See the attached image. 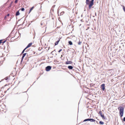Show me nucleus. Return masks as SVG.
Here are the masks:
<instances>
[{
  "mask_svg": "<svg viewBox=\"0 0 125 125\" xmlns=\"http://www.w3.org/2000/svg\"><path fill=\"white\" fill-rule=\"evenodd\" d=\"M94 0H86L85 3L86 4L88 5V8L89 9H90L92 7L94 4Z\"/></svg>",
  "mask_w": 125,
  "mask_h": 125,
  "instance_id": "f257e3e1",
  "label": "nucleus"
},
{
  "mask_svg": "<svg viewBox=\"0 0 125 125\" xmlns=\"http://www.w3.org/2000/svg\"><path fill=\"white\" fill-rule=\"evenodd\" d=\"M119 111V115L120 117H122L123 115L124 108L123 106H120L118 108Z\"/></svg>",
  "mask_w": 125,
  "mask_h": 125,
  "instance_id": "f03ea898",
  "label": "nucleus"
},
{
  "mask_svg": "<svg viewBox=\"0 0 125 125\" xmlns=\"http://www.w3.org/2000/svg\"><path fill=\"white\" fill-rule=\"evenodd\" d=\"M88 121H89L91 122H94L95 121V119L92 118H88L84 120L83 122H85Z\"/></svg>",
  "mask_w": 125,
  "mask_h": 125,
  "instance_id": "7ed1b4c3",
  "label": "nucleus"
},
{
  "mask_svg": "<svg viewBox=\"0 0 125 125\" xmlns=\"http://www.w3.org/2000/svg\"><path fill=\"white\" fill-rule=\"evenodd\" d=\"M101 89L103 91H105V84L104 83L102 84L101 85Z\"/></svg>",
  "mask_w": 125,
  "mask_h": 125,
  "instance_id": "20e7f679",
  "label": "nucleus"
},
{
  "mask_svg": "<svg viewBox=\"0 0 125 125\" xmlns=\"http://www.w3.org/2000/svg\"><path fill=\"white\" fill-rule=\"evenodd\" d=\"M52 67L51 66H48L45 67V70L46 71H49L51 69Z\"/></svg>",
  "mask_w": 125,
  "mask_h": 125,
  "instance_id": "39448f33",
  "label": "nucleus"
},
{
  "mask_svg": "<svg viewBox=\"0 0 125 125\" xmlns=\"http://www.w3.org/2000/svg\"><path fill=\"white\" fill-rule=\"evenodd\" d=\"M73 63L72 61H67L65 62V63L66 64H71Z\"/></svg>",
  "mask_w": 125,
  "mask_h": 125,
  "instance_id": "423d86ee",
  "label": "nucleus"
},
{
  "mask_svg": "<svg viewBox=\"0 0 125 125\" xmlns=\"http://www.w3.org/2000/svg\"><path fill=\"white\" fill-rule=\"evenodd\" d=\"M61 38H60V39L57 41H56L55 43V45H57L59 42L60 41V39H61Z\"/></svg>",
  "mask_w": 125,
  "mask_h": 125,
  "instance_id": "0eeeda50",
  "label": "nucleus"
},
{
  "mask_svg": "<svg viewBox=\"0 0 125 125\" xmlns=\"http://www.w3.org/2000/svg\"><path fill=\"white\" fill-rule=\"evenodd\" d=\"M32 42H31L29 43L28 45L26 47V48H28L30 47L31 45H32Z\"/></svg>",
  "mask_w": 125,
  "mask_h": 125,
  "instance_id": "6e6552de",
  "label": "nucleus"
},
{
  "mask_svg": "<svg viewBox=\"0 0 125 125\" xmlns=\"http://www.w3.org/2000/svg\"><path fill=\"white\" fill-rule=\"evenodd\" d=\"M20 14V13L19 12V10H18L17 11L16 13L15 14V16H16L18 15H19Z\"/></svg>",
  "mask_w": 125,
  "mask_h": 125,
  "instance_id": "1a4fd4ad",
  "label": "nucleus"
},
{
  "mask_svg": "<svg viewBox=\"0 0 125 125\" xmlns=\"http://www.w3.org/2000/svg\"><path fill=\"white\" fill-rule=\"evenodd\" d=\"M68 68L70 70L72 69L73 68V66L71 65L69 66L68 67Z\"/></svg>",
  "mask_w": 125,
  "mask_h": 125,
  "instance_id": "9d476101",
  "label": "nucleus"
},
{
  "mask_svg": "<svg viewBox=\"0 0 125 125\" xmlns=\"http://www.w3.org/2000/svg\"><path fill=\"white\" fill-rule=\"evenodd\" d=\"M34 6H33L30 9V10H29V14L30 13L31 11L34 8Z\"/></svg>",
  "mask_w": 125,
  "mask_h": 125,
  "instance_id": "9b49d317",
  "label": "nucleus"
},
{
  "mask_svg": "<svg viewBox=\"0 0 125 125\" xmlns=\"http://www.w3.org/2000/svg\"><path fill=\"white\" fill-rule=\"evenodd\" d=\"M100 116L103 119H105L106 118L105 117L103 114L102 115H101Z\"/></svg>",
  "mask_w": 125,
  "mask_h": 125,
  "instance_id": "f8f14e48",
  "label": "nucleus"
},
{
  "mask_svg": "<svg viewBox=\"0 0 125 125\" xmlns=\"http://www.w3.org/2000/svg\"><path fill=\"white\" fill-rule=\"evenodd\" d=\"M100 116L103 119H105L106 118L105 117L103 114L102 115H101Z\"/></svg>",
  "mask_w": 125,
  "mask_h": 125,
  "instance_id": "ddd939ff",
  "label": "nucleus"
},
{
  "mask_svg": "<svg viewBox=\"0 0 125 125\" xmlns=\"http://www.w3.org/2000/svg\"><path fill=\"white\" fill-rule=\"evenodd\" d=\"M27 48H26V47L22 51L21 54H22L27 49Z\"/></svg>",
  "mask_w": 125,
  "mask_h": 125,
  "instance_id": "4468645a",
  "label": "nucleus"
},
{
  "mask_svg": "<svg viewBox=\"0 0 125 125\" xmlns=\"http://www.w3.org/2000/svg\"><path fill=\"white\" fill-rule=\"evenodd\" d=\"M23 54L22 55V58H24L25 56V55H26L27 54L26 53H23Z\"/></svg>",
  "mask_w": 125,
  "mask_h": 125,
  "instance_id": "2eb2a0df",
  "label": "nucleus"
},
{
  "mask_svg": "<svg viewBox=\"0 0 125 125\" xmlns=\"http://www.w3.org/2000/svg\"><path fill=\"white\" fill-rule=\"evenodd\" d=\"M99 124L100 125H103L104 124V123L102 121H100L99 122Z\"/></svg>",
  "mask_w": 125,
  "mask_h": 125,
  "instance_id": "dca6fc26",
  "label": "nucleus"
},
{
  "mask_svg": "<svg viewBox=\"0 0 125 125\" xmlns=\"http://www.w3.org/2000/svg\"><path fill=\"white\" fill-rule=\"evenodd\" d=\"M69 44L70 45H72L73 44V43L71 41H69L68 42Z\"/></svg>",
  "mask_w": 125,
  "mask_h": 125,
  "instance_id": "f3484780",
  "label": "nucleus"
},
{
  "mask_svg": "<svg viewBox=\"0 0 125 125\" xmlns=\"http://www.w3.org/2000/svg\"><path fill=\"white\" fill-rule=\"evenodd\" d=\"M98 114L100 115H102V112L100 110L99 111Z\"/></svg>",
  "mask_w": 125,
  "mask_h": 125,
  "instance_id": "a211bd4d",
  "label": "nucleus"
},
{
  "mask_svg": "<svg viewBox=\"0 0 125 125\" xmlns=\"http://www.w3.org/2000/svg\"><path fill=\"white\" fill-rule=\"evenodd\" d=\"M123 7V10L125 12V6L123 5L122 6Z\"/></svg>",
  "mask_w": 125,
  "mask_h": 125,
  "instance_id": "6ab92c4d",
  "label": "nucleus"
},
{
  "mask_svg": "<svg viewBox=\"0 0 125 125\" xmlns=\"http://www.w3.org/2000/svg\"><path fill=\"white\" fill-rule=\"evenodd\" d=\"M64 12L63 11L61 12L60 13V15H62L63 14H64Z\"/></svg>",
  "mask_w": 125,
  "mask_h": 125,
  "instance_id": "aec40b11",
  "label": "nucleus"
},
{
  "mask_svg": "<svg viewBox=\"0 0 125 125\" xmlns=\"http://www.w3.org/2000/svg\"><path fill=\"white\" fill-rule=\"evenodd\" d=\"M13 3V1H12L11 2L10 4L9 5V7H10L11 6V5Z\"/></svg>",
  "mask_w": 125,
  "mask_h": 125,
  "instance_id": "412c9836",
  "label": "nucleus"
},
{
  "mask_svg": "<svg viewBox=\"0 0 125 125\" xmlns=\"http://www.w3.org/2000/svg\"><path fill=\"white\" fill-rule=\"evenodd\" d=\"M21 11H24V10H25L24 8H22L21 9Z\"/></svg>",
  "mask_w": 125,
  "mask_h": 125,
  "instance_id": "4be33fe9",
  "label": "nucleus"
},
{
  "mask_svg": "<svg viewBox=\"0 0 125 125\" xmlns=\"http://www.w3.org/2000/svg\"><path fill=\"white\" fill-rule=\"evenodd\" d=\"M6 41V40H4V41L3 42L2 41V42L1 43H2V44L3 45V44L4 43H5Z\"/></svg>",
  "mask_w": 125,
  "mask_h": 125,
  "instance_id": "5701e85b",
  "label": "nucleus"
},
{
  "mask_svg": "<svg viewBox=\"0 0 125 125\" xmlns=\"http://www.w3.org/2000/svg\"><path fill=\"white\" fill-rule=\"evenodd\" d=\"M81 42H80L79 41L78 42V45H80L81 44Z\"/></svg>",
  "mask_w": 125,
  "mask_h": 125,
  "instance_id": "b1692460",
  "label": "nucleus"
},
{
  "mask_svg": "<svg viewBox=\"0 0 125 125\" xmlns=\"http://www.w3.org/2000/svg\"><path fill=\"white\" fill-rule=\"evenodd\" d=\"M18 1V0H15V1L14 3H16Z\"/></svg>",
  "mask_w": 125,
  "mask_h": 125,
  "instance_id": "393cba45",
  "label": "nucleus"
},
{
  "mask_svg": "<svg viewBox=\"0 0 125 125\" xmlns=\"http://www.w3.org/2000/svg\"><path fill=\"white\" fill-rule=\"evenodd\" d=\"M4 79L6 80H7L8 79V77H6Z\"/></svg>",
  "mask_w": 125,
  "mask_h": 125,
  "instance_id": "a878e982",
  "label": "nucleus"
},
{
  "mask_svg": "<svg viewBox=\"0 0 125 125\" xmlns=\"http://www.w3.org/2000/svg\"><path fill=\"white\" fill-rule=\"evenodd\" d=\"M62 49H60L58 51V52H60L62 51Z\"/></svg>",
  "mask_w": 125,
  "mask_h": 125,
  "instance_id": "bb28decb",
  "label": "nucleus"
},
{
  "mask_svg": "<svg viewBox=\"0 0 125 125\" xmlns=\"http://www.w3.org/2000/svg\"><path fill=\"white\" fill-rule=\"evenodd\" d=\"M3 63V61H0V66L1 65V64H2V63Z\"/></svg>",
  "mask_w": 125,
  "mask_h": 125,
  "instance_id": "cd10ccee",
  "label": "nucleus"
},
{
  "mask_svg": "<svg viewBox=\"0 0 125 125\" xmlns=\"http://www.w3.org/2000/svg\"><path fill=\"white\" fill-rule=\"evenodd\" d=\"M91 86H93L94 85V84L93 83H91L90 84Z\"/></svg>",
  "mask_w": 125,
  "mask_h": 125,
  "instance_id": "c85d7f7f",
  "label": "nucleus"
},
{
  "mask_svg": "<svg viewBox=\"0 0 125 125\" xmlns=\"http://www.w3.org/2000/svg\"><path fill=\"white\" fill-rule=\"evenodd\" d=\"M3 41V40H0V44H1L2 42Z\"/></svg>",
  "mask_w": 125,
  "mask_h": 125,
  "instance_id": "c756f323",
  "label": "nucleus"
},
{
  "mask_svg": "<svg viewBox=\"0 0 125 125\" xmlns=\"http://www.w3.org/2000/svg\"><path fill=\"white\" fill-rule=\"evenodd\" d=\"M24 58H21V62H22V61H23V59Z\"/></svg>",
  "mask_w": 125,
  "mask_h": 125,
  "instance_id": "7c9ffc66",
  "label": "nucleus"
},
{
  "mask_svg": "<svg viewBox=\"0 0 125 125\" xmlns=\"http://www.w3.org/2000/svg\"><path fill=\"white\" fill-rule=\"evenodd\" d=\"M6 17H7V16H5L4 18V20H5L6 18Z\"/></svg>",
  "mask_w": 125,
  "mask_h": 125,
  "instance_id": "2f4dec72",
  "label": "nucleus"
},
{
  "mask_svg": "<svg viewBox=\"0 0 125 125\" xmlns=\"http://www.w3.org/2000/svg\"><path fill=\"white\" fill-rule=\"evenodd\" d=\"M10 15V14L9 13H8V14H7V15H6V16H7H7H9Z\"/></svg>",
  "mask_w": 125,
  "mask_h": 125,
  "instance_id": "473e14b6",
  "label": "nucleus"
},
{
  "mask_svg": "<svg viewBox=\"0 0 125 125\" xmlns=\"http://www.w3.org/2000/svg\"><path fill=\"white\" fill-rule=\"evenodd\" d=\"M123 120L125 122V117H124L123 118Z\"/></svg>",
  "mask_w": 125,
  "mask_h": 125,
  "instance_id": "72a5a7b5",
  "label": "nucleus"
},
{
  "mask_svg": "<svg viewBox=\"0 0 125 125\" xmlns=\"http://www.w3.org/2000/svg\"><path fill=\"white\" fill-rule=\"evenodd\" d=\"M91 90H94V89H93V88H91Z\"/></svg>",
  "mask_w": 125,
  "mask_h": 125,
  "instance_id": "f704fd0d",
  "label": "nucleus"
},
{
  "mask_svg": "<svg viewBox=\"0 0 125 125\" xmlns=\"http://www.w3.org/2000/svg\"><path fill=\"white\" fill-rule=\"evenodd\" d=\"M55 50L54 51H52V52H51V54H52V52H53L54 51H55Z\"/></svg>",
  "mask_w": 125,
  "mask_h": 125,
  "instance_id": "c9c22d12",
  "label": "nucleus"
},
{
  "mask_svg": "<svg viewBox=\"0 0 125 125\" xmlns=\"http://www.w3.org/2000/svg\"><path fill=\"white\" fill-rule=\"evenodd\" d=\"M29 50H28H28H26L25 51V52H28Z\"/></svg>",
  "mask_w": 125,
  "mask_h": 125,
  "instance_id": "e433bc0d",
  "label": "nucleus"
},
{
  "mask_svg": "<svg viewBox=\"0 0 125 125\" xmlns=\"http://www.w3.org/2000/svg\"><path fill=\"white\" fill-rule=\"evenodd\" d=\"M55 5H53L52 7V8H54V7H55Z\"/></svg>",
  "mask_w": 125,
  "mask_h": 125,
  "instance_id": "4c0bfd02",
  "label": "nucleus"
},
{
  "mask_svg": "<svg viewBox=\"0 0 125 125\" xmlns=\"http://www.w3.org/2000/svg\"><path fill=\"white\" fill-rule=\"evenodd\" d=\"M41 25H43V24H42V23H41Z\"/></svg>",
  "mask_w": 125,
  "mask_h": 125,
  "instance_id": "58836bf2",
  "label": "nucleus"
},
{
  "mask_svg": "<svg viewBox=\"0 0 125 125\" xmlns=\"http://www.w3.org/2000/svg\"><path fill=\"white\" fill-rule=\"evenodd\" d=\"M96 123H97V124H98V121H96Z\"/></svg>",
  "mask_w": 125,
  "mask_h": 125,
  "instance_id": "ea45409f",
  "label": "nucleus"
},
{
  "mask_svg": "<svg viewBox=\"0 0 125 125\" xmlns=\"http://www.w3.org/2000/svg\"><path fill=\"white\" fill-rule=\"evenodd\" d=\"M3 79L1 80V81H0V82L1 81H3Z\"/></svg>",
  "mask_w": 125,
  "mask_h": 125,
  "instance_id": "a19ab883",
  "label": "nucleus"
},
{
  "mask_svg": "<svg viewBox=\"0 0 125 125\" xmlns=\"http://www.w3.org/2000/svg\"><path fill=\"white\" fill-rule=\"evenodd\" d=\"M59 13V11H58H58H57V13H58V14Z\"/></svg>",
  "mask_w": 125,
  "mask_h": 125,
  "instance_id": "79ce46f5",
  "label": "nucleus"
},
{
  "mask_svg": "<svg viewBox=\"0 0 125 125\" xmlns=\"http://www.w3.org/2000/svg\"><path fill=\"white\" fill-rule=\"evenodd\" d=\"M45 18V17H42V18Z\"/></svg>",
  "mask_w": 125,
  "mask_h": 125,
  "instance_id": "37998d69",
  "label": "nucleus"
},
{
  "mask_svg": "<svg viewBox=\"0 0 125 125\" xmlns=\"http://www.w3.org/2000/svg\"><path fill=\"white\" fill-rule=\"evenodd\" d=\"M81 17H83V14H82L81 15Z\"/></svg>",
  "mask_w": 125,
  "mask_h": 125,
  "instance_id": "c03bdc74",
  "label": "nucleus"
},
{
  "mask_svg": "<svg viewBox=\"0 0 125 125\" xmlns=\"http://www.w3.org/2000/svg\"><path fill=\"white\" fill-rule=\"evenodd\" d=\"M16 94H18V93H16Z\"/></svg>",
  "mask_w": 125,
  "mask_h": 125,
  "instance_id": "a18cd8bd",
  "label": "nucleus"
},
{
  "mask_svg": "<svg viewBox=\"0 0 125 125\" xmlns=\"http://www.w3.org/2000/svg\"><path fill=\"white\" fill-rule=\"evenodd\" d=\"M24 23V22H23V23L22 24H21V25H22Z\"/></svg>",
  "mask_w": 125,
  "mask_h": 125,
  "instance_id": "49530a36",
  "label": "nucleus"
},
{
  "mask_svg": "<svg viewBox=\"0 0 125 125\" xmlns=\"http://www.w3.org/2000/svg\"><path fill=\"white\" fill-rule=\"evenodd\" d=\"M82 20H81V21H82Z\"/></svg>",
  "mask_w": 125,
  "mask_h": 125,
  "instance_id": "de8ad7c7",
  "label": "nucleus"
},
{
  "mask_svg": "<svg viewBox=\"0 0 125 125\" xmlns=\"http://www.w3.org/2000/svg\"><path fill=\"white\" fill-rule=\"evenodd\" d=\"M73 51H74V50L73 49Z\"/></svg>",
  "mask_w": 125,
  "mask_h": 125,
  "instance_id": "09e8293b",
  "label": "nucleus"
},
{
  "mask_svg": "<svg viewBox=\"0 0 125 125\" xmlns=\"http://www.w3.org/2000/svg\"><path fill=\"white\" fill-rule=\"evenodd\" d=\"M95 15H96V13H95Z\"/></svg>",
  "mask_w": 125,
  "mask_h": 125,
  "instance_id": "8fccbe9b",
  "label": "nucleus"
},
{
  "mask_svg": "<svg viewBox=\"0 0 125 125\" xmlns=\"http://www.w3.org/2000/svg\"><path fill=\"white\" fill-rule=\"evenodd\" d=\"M10 20H9V21H10Z\"/></svg>",
  "mask_w": 125,
  "mask_h": 125,
  "instance_id": "3c124183",
  "label": "nucleus"
}]
</instances>
